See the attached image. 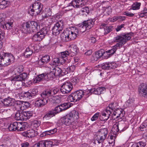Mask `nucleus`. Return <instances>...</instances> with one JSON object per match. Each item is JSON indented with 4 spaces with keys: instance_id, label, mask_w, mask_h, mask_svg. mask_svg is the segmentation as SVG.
<instances>
[{
    "instance_id": "f257e3e1",
    "label": "nucleus",
    "mask_w": 147,
    "mask_h": 147,
    "mask_svg": "<svg viewBox=\"0 0 147 147\" xmlns=\"http://www.w3.org/2000/svg\"><path fill=\"white\" fill-rule=\"evenodd\" d=\"M80 32L76 27H71L64 30L61 35V37L63 41H69L75 39Z\"/></svg>"
},
{
    "instance_id": "f03ea898",
    "label": "nucleus",
    "mask_w": 147,
    "mask_h": 147,
    "mask_svg": "<svg viewBox=\"0 0 147 147\" xmlns=\"http://www.w3.org/2000/svg\"><path fill=\"white\" fill-rule=\"evenodd\" d=\"M79 113L76 111H73L62 118L60 120L63 124L66 125H69L72 123L79 118Z\"/></svg>"
},
{
    "instance_id": "7ed1b4c3",
    "label": "nucleus",
    "mask_w": 147,
    "mask_h": 147,
    "mask_svg": "<svg viewBox=\"0 0 147 147\" xmlns=\"http://www.w3.org/2000/svg\"><path fill=\"white\" fill-rule=\"evenodd\" d=\"M133 34L132 33H129L119 35H117L114 38V41L117 42L122 47L128 40H130Z\"/></svg>"
},
{
    "instance_id": "20e7f679",
    "label": "nucleus",
    "mask_w": 147,
    "mask_h": 147,
    "mask_svg": "<svg viewBox=\"0 0 147 147\" xmlns=\"http://www.w3.org/2000/svg\"><path fill=\"white\" fill-rule=\"evenodd\" d=\"M82 90H79L72 92L68 97V99L71 102H76L80 100L83 96Z\"/></svg>"
},
{
    "instance_id": "39448f33",
    "label": "nucleus",
    "mask_w": 147,
    "mask_h": 147,
    "mask_svg": "<svg viewBox=\"0 0 147 147\" xmlns=\"http://www.w3.org/2000/svg\"><path fill=\"white\" fill-rule=\"evenodd\" d=\"M108 130L107 128L100 129L98 131L96 140L98 144H102L107 138Z\"/></svg>"
},
{
    "instance_id": "423d86ee",
    "label": "nucleus",
    "mask_w": 147,
    "mask_h": 147,
    "mask_svg": "<svg viewBox=\"0 0 147 147\" xmlns=\"http://www.w3.org/2000/svg\"><path fill=\"white\" fill-rule=\"evenodd\" d=\"M13 59V56L10 54L0 53V65L3 66L9 65L11 60Z\"/></svg>"
},
{
    "instance_id": "0eeeda50",
    "label": "nucleus",
    "mask_w": 147,
    "mask_h": 147,
    "mask_svg": "<svg viewBox=\"0 0 147 147\" xmlns=\"http://www.w3.org/2000/svg\"><path fill=\"white\" fill-rule=\"evenodd\" d=\"M42 8V5L39 2L33 3L30 7L29 10V13L32 16H36L40 14L41 12Z\"/></svg>"
},
{
    "instance_id": "6e6552de",
    "label": "nucleus",
    "mask_w": 147,
    "mask_h": 147,
    "mask_svg": "<svg viewBox=\"0 0 147 147\" xmlns=\"http://www.w3.org/2000/svg\"><path fill=\"white\" fill-rule=\"evenodd\" d=\"M95 19H92L84 21L79 26V29L81 30L80 31L84 32L86 30H88L93 27L94 24Z\"/></svg>"
},
{
    "instance_id": "1a4fd4ad",
    "label": "nucleus",
    "mask_w": 147,
    "mask_h": 147,
    "mask_svg": "<svg viewBox=\"0 0 147 147\" xmlns=\"http://www.w3.org/2000/svg\"><path fill=\"white\" fill-rule=\"evenodd\" d=\"M48 32L46 27L42 28L39 32L34 34L33 36L32 39L34 41H40L44 38Z\"/></svg>"
},
{
    "instance_id": "9d476101",
    "label": "nucleus",
    "mask_w": 147,
    "mask_h": 147,
    "mask_svg": "<svg viewBox=\"0 0 147 147\" xmlns=\"http://www.w3.org/2000/svg\"><path fill=\"white\" fill-rule=\"evenodd\" d=\"M63 21L59 20L58 21L52 28L53 35L57 36L59 34L63 28Z\"/></svg>"
},
{
    "instance_id": "9b49d317",
    "label": "nucleus",
    "mask_w": 147,
    "mask_h": 147,
    "mask_svg": "<svg viewBox=\"0 0 147 147\" xmlns=\"http://www.w3.org/2000/svg\"><path fill=\"white\" fill-rule=\"evenodd\" d=\"M72 84L69 82H65L61 86V92L63 94H67L70 92L73 88Z\"/></svg>"
},
{
    "instance_id": "f8f14e48",
    "label": "nucleus",
    "mask_w": 147,
    "mask_h": 147,
    "mask_svg": "<svg viewBox=\"0 0 147 147\" xmlns=\"http://www.w3.org/2000/svg\"><path fill=\"white\" fill-rule=\"evenodd\" d=\"M138 93L139 95L147 98V87L146 85L142 83L138 86Z\"/></svg>"
},
{
    "instance_id": "ddd939ff",
    "label": "nucleus",
    "mask_w": 147,
    "mask_h": 147,
    "mask_svg": "<svg viewBox=\"0 0 147 147\" xmlns=\"http://www.w3.org/2000/svg\"><path fill=\"white\" fill-rule=\"evenodd\" d=\"M61 92L60 90L58 88H54L52 90H46L43 92L42 93V96L43 97H45L48 98L49 96H52L58 92Z\"/></svg>"
},
{
    "instance_id": "4468645a",
    "label": "nucleus",
    "mask_w": 147,
    "mask_h": 147,
    "mask_svg": "<svg viewBox=\"0 0 147 147\" xmlns=\"http://www.w3.org/2000/svg\"><path fill=\"white\" fill-rule=\"evenodd\" d=\"M51 61L50 56L48 55H46L42 57L38 62V65L40 67H43L44 65L49 63Z\"/></svg>"
},
{
    "instance_id": "2eb2a0df",
    "label": "nucleus",
    "mask_w": 147,
    "mask_h": 147,
    "mask_svg": "<svg viewBox=\"0 0 147 147\" xmlns=\"http://www.w3.org/2000/svg\"><path fill=\"white\" fill-rule=\"evenodd\" d=\"M125 114L124 110L121 108H117L115 110L112 117L114 118L118 119H122Z\"/></svg>"
},
{
    "instance_id": "dca6fc26",
    "label": "nucleus",
    "mask_w": 147,
    "mask_h": 147,
    "mask_svg": "<svg viewBox=\"0 0 147 147\" xmlns=\"http://www.w3.org/2000/svg\"><path fill=\"white\" fill-rule=\"evenodd\" d=\"M122 47L120 45L118 42L115 45L113 46L112 48L110 50L107 51L105 52V54L106 55V58L107 59L111 57L115 53L117 49H120Z\"/></svg>"
},
{
    "instance_id": "f3484780",
    "label": "nucleus",
    "mask_w": 147,
    "mask_h": 147,
    "mask_svg": "<svg viewBox=\"0 0 147 147\" xmlns=\"http://www.w3.org/2000/svg\"><path fill=\"white\" fill-rule=\"evenodd\" d=\"M42 93L41 94L42 98L41 99H38L35 101V105L37 107H42L45 105L48 102V97H43L42 96Z\"/></svg>"
},
{
    "instance_id": "a211bd4d",
    "label": "nucleus",
    "mask_w": 147,
    "mask_h": 147,
    "mask_svg": "<svg viewBox=\"0 0 147 147\" xmlns=\"http://www.w3.org/2000/svg\"><path fill=\"white\" fill-rule=\"evenodd\" d=\"M117 65L114 62H107L103 63L102 64V68L104 70H108L116 68Z\"/></svg>"
},
{
    "instance_id": "6ab92c4d",
    "label": "nucleus",
    "mask_w": 147,
    "mask_h": 147,
    "mask_svg": "<svg viewBox=\"0 0 147 147\" xmlns=\"http://www.w3.org/2000/svg\"><path fill=\"white\" fill-rule=\"evenodd\" d=\"M29 22L22 24L20 27V30L22 33L27 34L31 32Z\"/></svg>"
},
{
    "instance_id": "aec40b11",
    "label": "nucleus",
    "mask_w": 147,
    "mask_h": 147,
    "mask_svg": "<svg viewBox=\"0 0 147 147\" xmlns=\"http://www.w3.org/2000/svg\"><path fill=\"white\" fill-rule=\"evenodd\" d=\"M27 76V74L25 73H23L19 75V85L28 86L27 84H26L27 82L25 81Z\"/></svg>"
},
{
    "instance_id": "412c9836",
    "label": "nucleus",
    "mask_w": 147,
    "mask_h": 147,
    "mask_svg": "<svg viewBox=\"0 0 147 147\" xmlns=\"http://www.w3.org/2000/svg\"><path fill=\"white\" fill-rule=\"evenodd\" d=\"M84 5L85 3L80 0H73L69 3V6H72L75 8H80L82 7Z\"/></svg>"
},
{
    "instance_id": "4be33fe9",
    "label": "nucleus",
    "mask_w": 147,
    "mask_h": 147,
    "mask_svg": "<svg viewBox=\"0 0 147 147\" xmlns=\"http://www.w3.org/2000/svg\"><path fill=\"white\" fill-rule=\"evenodd\" d=\"M69 55H71L70 51H65L61 53L59 55V58L61 59V63H64L67 59V57Z\"/></svg>"
},
{
    "instance_id": "5701e85b",
    "label": "nucleus",
    "mask_w": 147,
    "mask_h": 147,
    "mask_svg": "<svg viewBox=\"0 0 147 147\" xmlns=\"http://www.w3.org/2000/svg\"><path fill=\"white\" fill-rule=\"evenodd\" d=\"M0 101L6 107L13 106L14 104V100L9 97L5 98L3 100H0Z\"/></svg>"
},
{
    "instance_id": "b1692460",
    "label": "nucleus",
    "mask_w": 147,
    "mask_h": 147,
    "mask_svg": "<svg viewBox=\"0 0 147 147\" xmlns=\"http://www.w3.org/2000/svg\"><path fill=\"white\" fill-rule=\"evenodd\" d=\"M110 114V112L106 110L105 111L102 112L99 115V119L101 121H105L108 120Z\"/></svg>"
},
{
    "instance_id": "393cba45",
    "label": "nucleus",
    "mask_w": 147,
    "mask_h": 147,
    "mask_svg": "<svg viewBox=\"0 0 147 147\" xmlns=\"http://www.w3.org/2000/svg\"><path fill=\"white\" fill-rule=\"evenodd\" d=\"M30 103L27 102L19 100V108L20 111H24L30 106Z\"/></svg>"
},
{
    "instance_id": "a878e982",
    "label": "nucleus",
    "mask_w": 147,
    "mask_h": 147,
    "mask_svg": "<svg viewBox=\"0 0 147 147\" xmlns=\"http://www.w3.org/2000/svg\"><path fill=\"white\" fill-rule=\"evenodd\" d=\"M105 88L104 87H100L96 88H93L91 89L92 92V94H100L103 93V91H105Z\"/></svg>"
},
{
    "instance_id": "bb28decb",
    "label": "nucleus",
    "mask_w": 147,
    "mask_h": 147,
    "mask_svg": "<svg viewBox=\"0 0 147 147\" xmlns=\"http://www.w3.org/2000/svg\"><path fill=\"white\" fill-rule=\"evenodd\" d=\"M33 45L31 44V45H29L28 48H27L25 51V52L24 53L26 55L27 57H28L30 55H31L32 53L33 50L34 49L36 50L34 48V46L32 47Z\"/></svg>"
},
{
    "instance_id": "cd10ccee",
    "label": "nucleus",
    "mask_w": 147,
    "mask_h": 147,
    "mask_svg": "<svg viewBox=\"0 0 147 147\" xmlns=\"http://www.w3.org/2000/svg\"><path fill=\"white\" fill-rule=\"evenodd\" d=\"M30 24L31 31L34 32L36 30H38V23L35 21H31L29 22Z\"/></svg>"
},
{
    "instance_id": "c85d7f7f",
    "label": "nucleus",
    "mask_w": 147,
    "mask_h": 147,
    "mask_svg": "<svg viewBox=\"0 0 147 147\" xmlns=\"http://www.w3.org/2000/svg\"><path fill=\"white\" fill-rule=\"evenodd\" d=\"M30 93L29 90L26 92H22L21 93L19 92V97L20 99L23 98L30 99L32 98Z\"/></svg>"
},
{
    "instance_id": "c756f323",
    "label": "nucleus",
    "mask_w": 147,
    "mask_h": 147,
    "mask_svg": "<svg viewBox=\"0 0 147 147\" xmlns=\"http://www.w3.org/2000/svg\"><path fill=\"white\" fill-rule=\"evenodd\" d=\"M117 106V103L116 102H111L107 107L106 110L109 112H110L111 114L115 109Z\"/></svg>"
},
{
    "instance_id": "7c9ffc66",
    "label": "nucleus",
    "mask_w": 147,
    "mask_h": 147,
    "mask_svg": "<svg viewBox=\"0 0 147 147\" xmlns=\"http://www.w3.org/2000/svg\"><path fill=\"white\" fill-rule=\"evenodd\" d=\"M13 24L12 22H4L3 24H1V28L4 29L10 30L12 28Z\"/></svg>"
},
{
    "instance_id": "2f4dec72",
    "label": "nucleus",
    "mask_w": 147,
    "mask_h": 147,
    "mask_svg": "<svg viewBox=\"0 0 147 147\" xmlns=\"http://www.w3.org/2000/svg\"><path fill=\"white\" fill-rule=\"evenodd\" d=\"M55 115V113L53 110L47 111L43 117V119H49Z\"/></svg>"
},
{
    "instance_id": "473e14b6",
    "label": "nucleus",
    "mask_w": 147,
    "mask_h": 147,
    "mask_svg": "<svg viewBox=\"0 0 147 147\" xmlns=\"http://www.w3.org/2000/svg\"><path fill=\"white\" fill-rule=\"evenodd\" d=\"M45 80H47L45 76V74L43 73L38 75L35 78L34 81L36 83H38L41 81H43Z\"/></svg>"
},
{
    "instance_id": "72a5a7b5",
    "label": "nucleus",
    "mask_w": 147,
    "mask_h": 147,
    "mask_svg": "<svg viewBox=\"0 0 147 147\" xmlns=\"http://www.w3.org/2000/svg\"><path fill=\"white\" fill-rule=\"evenodd\" d=\"M120 132L124 131L127 129L129 127V125L128 123L124 122L122 123H119Z\"/></svg>"
},
{
    "instance_id": "f704fd0d",
    "label": "nucleus",
    "mask_w": 147,
    "mask_h": 147,
    "mask_svg": "<svg viewBox=\"0 0 147 147\" xmlns=\"http://www.w3.org/2000/svg\"><path fill=\"white\" fill-rule=\"evenodd\" d=\"M80 14L84 16H86L89 13V10L88 7H85L81 9L80 11Z\"/></svg>"
},
{
    "instance_id": "c9c22d12",
    "label": "nucleus",
    "mask_w": 147,
    "mask_h": 147,
    "mask_svg": "<svg viewBox=\"0 0 147 147\" xmlns=\"http://www.w3.org/2000/svg\"><path fill=\"white\" fill-rule=\"evenodd\" d=\"M27 134L28 137L31 138L37 135L38 133L37 131L32 129L27 131Z\"/></svg>"
},
{
    "instance_id": "e433bc0d",
    "label": "nucleus",
    "mask_w": 147,
    "mask_h": 147,
    "mask_svg": "<svg viewBox=\"0 0 147 147\" xmlns=\"http://www.w3.org/2000/svg\"><path fill=\"white\" fill-rule=\"evenodd\" d=\"M95 53L99 59L103 56H104L105 58L106 57V55L105 54V52L104 50L103 49H101L100 50L96 52Z\"/></svg>"
},
{
    "instance_id": "4c0bfd02",
    "label": "nucleus",
    "mask_w": 147,
    "mask_h": 147,
    "mask_svg": "<svg viewBox=\"0 0 147 147\" xmlns=\"http://www.w3.org/2000/svg\"><path fill=\"white\" fill-rule=\"evenodd\" d=\"M18 124L17 122H15L13 124H10L8 127L9 130L14 131L18 129Z\"/></svg>"
},
{
    "instance_id": "58836bf2",
    "label": "nucleus",
    "mask_w": 147,
    "mask_h": 147,
    "mask_svg": "<svg viewBox=\"0 0 147 147\" xmlns=\"http://www.w3.org/2000/svg\"><path fill=\"white\" fill-rule=\"evenodd\" d=\"M73 104L70 102H66L60 105L61 106V109L64 111L71 107Z\"/></svg>"
},
{
    "instance_id": "ea45409f",
    "label": "nucleus",
    "mask_w": 147,
    "mask_h": 147,
    "mask_svg": "<svg viewBox=\"0 0 147 147\" xmlns=\"http://www.w3.org/2000/svg\"><path fill=\"white\" fill-rule=\"evenodd\" d=\"M119 129V123H117L113 125L111 130L113 134L117 135L119 132H120Z\"/></svg>"
},
{
    "instance_id": "a19ab883",
    "label": "nucleus",
    "mask_w": 147,
    "mask_h": 147,
    "mask_svg": "<svg viewBox=\"0 0 147 147\" xmlns=\"http://www.w3.org/2000/svg\"><path fill=\"white\" fill-rule=\"evenodd\" d=\"M139 17L142 18L147 16V2L146 3L143 10L139 14Z\"/></svg>"
},
{
    "instance_id": "79ce46f5",
    "label": "nucleus",
    "mask_w": 147,
    "mask_h": 147,
    "mask_svg": "<svg viewBox=\"0 0 147 147\" xmlns=\"http://www.w3.org/2000/svg\"><path fill=\"white\" fill-rule=\"evenodd\" d=\"M53 70L54 72L55 76H61L62 69L58 67H56L53 68Z\"/></svg>"
},
{
    "instance_id": "37998d69",
    "label": "nucleus",
    "mask_w": 147,
    "mask_h": 147,
    "mask_svg": "<svg viewBox=\"0 0 147 147\" xmlns=\"http://www.w3.org/2000/svg\"><path fill=\"white\" fill-rule=\"evenodd\" d=\"M46 78H47L48 80H52L55 78L56 76L53 70L47 74H45Z\"/></svg>"
},
{
    "instance_id": "c03bdc74",
    "label": "nucleus",
    "mask_w": 147,
    "mask_h": 147,
    "mask_svg": "<svg viewBox=\"0 0 147 147\" xmlns=\"http://www.w3.org/2000/svg\"><path fill=\"white\" fill-rule=\"evenodd\" d=\"M62 63L61 62V59L59 58H54L52 60L50 64L51 65H53L55 66H57L59 63Z\"/></svg>"
},
{
    "instance_id": "a18cd8bd",
    "label": "nucleus",
    "mask_w": 147,
    "mask_h": 147,
    "mask_svg": "<svg viewBox=\"0 0 147 147\" xmlns=\"http://www.w3.org/2000/svg\"><path fill=\"white\" fill-rule=\"evenodd\" d=\"M25 111L19 110V120L21 121H26L27 120L26 115H25Z\"/></svg>"
},
{
    "instance_id": "49530a36",
    "label": "nucleus",
    "mask_w": 147,
    "mask_h": 147,
    "mask_svg": "<svg viewBox=\"0 0 147 147\" xmlns=\"http://www.w3.org/2000/svg\"><path fill=\"white\" fill-rule=\"evenodd\" d=\"M134 100L133 98L129 99L126 102L125 104L127 107H132L134 106Z\"/></svg>"
},
{
    "instance_id": "de8ad7c7",
    "label": "nucleus",
    "mask_w": 147,
    "mask_h": 147,
    "mask_svg": "<svg viewBox=\"0 0 147 147\" xmlns=\"http://www.w3.org/2000/svg\"><path fill=\"white\" fill-rule=\"evenodd\" d=\"M46 143V140H42L39 141L38 143L35 144L33 147H45L46 145L44 143Z\"/></svg>"
},
{
    "instance_id": "09e8293b",
    "label": "nucleus",
    "mask_w": 147,
    "mask_h": 147,
    "mask_svg": "<svg viewBox=\"0 0 147 147\" xmlns=\"http://www.w3.org/2000/svg\"><path fill=\"white\" fill-rule=\"evenodd\" d=\"M42 20H44L45 19H46L49 17L51 16L52 14L50 11L49 12H42L41 13Z\"/></svg>"
},
{
    "instance_id": "8fccbe9b",
    "label": "nucleus",
    "mask_w": 147,
    "mask_h": 147,
    "mask_svg": "<svg viewBox=\"0 0 147 147\" xmlns=\"http://www.w3.org/2000/svg\"><path fill=\"white\" fill-rule=\"evenodd\" d=\"M141 3L137 2H134L132 5V8L133 10H136L140 9Z\"/></svg>"
},
{
    "instance_id": "3c124183",
    "label": "nucleus",
    "mask_w": 147,
    "mask_h": 147,
    "mask_svg": "<svg viewBox=\"0 0 147 147\" xmlns=\"http://www.w3.org/2000/svg\"><path fill=\"white\" fill-rule=\"evenodd\" d=\"M83 91L84 92L83 96L85 95L86 98H88L92 93V91H91V89L90 90L87 89L85 90H83Z\"/></svg>"
},
{
    "instance_id": "603ef678",
    "label": "nucleus",
    "mask_w": 147,
    "mask_h": 147,
    "mask_svg": "<svg viewBox=\"0 0 147 147\" xmlns=\"http://www.w3.org/2000/svg\"><path fill=\"white\" fill-rule=\"evenodd\" d=\"M7 2L5 0H0V9H3L7 6Z\"/></svg>"
},
{
    "instance_id": "864d4df0",
    "label": "nucleus",
    "mask_w": 147,
    "mask_h": 147,
    "mask_svg": "<svg viewBox=\"0 0 147 147\" xmlns=\"http://www.w3.org/2000/svg\"><path fill=\"white\" fill-rule=\"evenodd\" d=\"M139 129L141 131H144L147 130V122L142 123L139 127Z\"/></svg>"
},
{
    "instance_id": "5fc2aeb1",
    "label": "nucleus",
    "mask_w": 147,
    "mask_h": 147,
    "mask_svg": "<svg viewBox=\"0 0 147 147\" xmlns=\"http://www.w3.org/2000/svg\"><path fill=\"white\" fill-rule=\"evenodd\" d=\"M19 127H20V129L19 131H22L24 130L25 129L26 127V123L25 122H19Z\"/></svg>"
},
{
    "instance_id": "6e6d98bb",
    "label": "nucleus",
    "mask_w": 147,
    "mask_h": 147,
    "mask_svg": "<svg viewBox=\"0 0 147 147\" xmlns=\"http://www.w3.org/2000/svg\"><path fill=\"white\" fill-rule=\"evenodd\" d=\"M55 113V115L60 112L63 111V109H61V106L60 105L55 107L54 110H53Z\"/></svg>"
},
{
    "instance_id": "4d7b16f0",
    "label": "nucleus",
    "mask_w": 147,
    "mask_h": 147,
    "mask_svg": "<svg viewBox=\"0 0 147 147\" xmlns=\"http://www.w3.org/2000/svg\"><path fill=\"white\" fill-rule=\"evenodd\" d=\"M112 28L113 26H107L106 27H105V28L104 29V34H106L109 33L112 30Z\"/></svg>"
},
{
    "instance_id": "13d9d810",
    "label": "nucleus",
    "mask_w": 147,
    "mask_h": 147,
    "mask_svg": "<svg viewBox=\"0 0 147 147\" xmlns=\"http://www.w3.org/2000/svg\"><path fill=\"white\" fill-rule=\"evenodd\" d=\"M70 51H70V52L71 54L73 53V55H76V54L78 51L77 47L76 45H74L73 47L71 48V49L70 50Z\"/></svg>"
},
{
    "instance_id": "bf43d9fd",
    "label": "nucleus",
    "mask_w": 147,
    "mask_h": 147,
    "mask_svg": "<svg viewBox=\"0 0 147 147\" xmlns=\"http://www.w3.org/2000/svg\"><path fill=\"white\" fill-rule=\"evenodd\" d=\"M32 98L36 96L38 94V91L37 89L33 88L29 90Z\"/></svg>"
},
{
    "instance_id": "052dcab7",
    "label": "nucleus",
    "mask_w": 147,
    "mask_h": 147,
    "mask_svg": "<svg viewBox=\"0 0 147 147\" xmlns=\"http://www.w3.org/2000/svg\"><path fill=\"white\" fill-rule=\"evenodd\" d=\"M57 131V129L56 128H55L53 129H51L49 130L46 131V134H47V135H51L54 134L56 133Z\"/></svg>"
},
{
    "instance_id": "680f3d73",
    "label": "nucleus",
    "mask_w": 147,
    "mask_h": 147,
    "mask_svg": "<svg viewBox=\"0 0 147 147\" xmlns=\"http://www.w3.org/2000/svg\"><path fill=\"white\" fill-rule=\"evenodd\" d=\"M26 115L27 120L29 119L32 117L33 115V112L32 111H25V115Z\"/></svg>"
},
{
    "instance_id": "e2e57ef3",
    "label": "nucleus",
    "mask_w": 147,
    "mask_h": 147,
    "mask_svg": "<svg viewBox=\"0 0 147 147\" xmlns=\"http://www.w3.org/2000/svg\"><path fill=\"white\" fill-rule=\"evenodd\" d=\"M79 82V79L77 77H74L71 80V83L73 85H75Z\"/></svg>"
},
{
    "instance_id": "0e129e2a",
    "label": "nucleus",
    "mask_w": 147,
    "mask_h": 147,
    "mask_svg": "<svg viewBox=\"0 0 147 147\" xmlns=\"http://www.w3.org/2000/svg\"><path fill=\"white\" fill-rule=\"evenodd\" d=\"M98 59H99V58L94 53L93 54L91 58V61L92 62H94L97 61Z\"/></svg>"
},
{
    "instance_id": "69168bd1",
    "label": "nucleus",
    "mask_w": 147,
    "mask_h": 147,
    "mask_svg": "<svg viewBox=\"0 0 147 147\" xmlns=\"http://www.w3.org/2000/svg\"><path fill=\"white\" fill-rule=\"evenodd\" d=\"M67 69H68L67 67L63 69H62L61 75H62V76L69 73V70Z\"/></svg>"
},
{
    "instance_id": "338daca9",
    "label": "nucleus",
    "mask_w": 147,
    "mask_h": 147,
    "mask_svg": "<svg viewBox=\"0 0 147 147\" xmlns=\"http://www.w3.org/2000/svg\"><path fill=\"white\" fill-rule=\"evenodd\" d=\"M99 115L98 113H96L91 118V120L92 121H94L96 120L98 117Z\"/></svg>"
},
{
    "instance_id": "774afa93",
    "label": "nucleus",
    "mask_w": 147,
    "mask_h": 147,
    "mask_svg": "<svg viewBox=\"0 0 147 147\" xmlns=\"http://www.w3.org/2000/svg\"><path fill=\"white\" fill-rule=\"evenodd\" d=\"M137 143L139 146V147H144L146 145V142L144 141H140Z\"/></svg>"
}]
</instances>
